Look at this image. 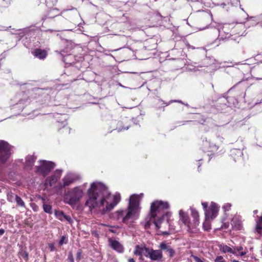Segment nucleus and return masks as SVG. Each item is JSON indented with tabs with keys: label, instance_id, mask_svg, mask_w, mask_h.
Segmentation results:
<instances>
[{
	"label": "nucleus",
	"instance_id": "25",
	"mask_svg": "<svg viewBox=\"0 0 262 262\" xmlns=\"http://www.w3.org/2000/svg\"><path fill=\"white\" fill-rule=\"evenodd\" d=\"M42 207L43 211L46 213L50 214L52 213V207L51 205L46 203H43Z\"/></svg>",
	"mask_w": 262,
	"mask_h": 262
},
{
	"label": "nucleus",
	"instance_id": "9",
	"mask_svg": "<svg viewBox=\"0 0 262 262\" xmlns=\"http://www.w3.org/2000/svg\"><path fill=\"white\" fill-rule=\"evenodd\" d=\"M110 198L111 196L108 199H106L105 202V205H106V207L105 208L103 209V212L111 211L120 201V196L119 194L114 195L113 202L111 203H109L108 201Z\"/></svg>",
	"mask_w": 262,
	"mask_h": 262
},
{
	"label": "nucleus",
	"instance_id": "39",
	"mask_svg": "<svg viewBox=\"0 0 262 262\" xmlns=\"http://www.w3.org/2000/svg\"><path fill=\"white\" fill-rule=\"evenodd\" d=\"M49 247L51 251H53L55 249V247H54V245L53 244H50L49 245Z\"/></svg>",
	"mask_w": 262,
	"mask_h": 262
},
{
	"label": "nucleus",
	"instance_id": "12",
	"mask_svg": "<svg viewBox=\"0 0 262 262\" xmlns=\"http://www.w3.org/2000/svg\"><path fill=\"white\" fill-rule=\"evenodd\" d=\"M219 211V208L214 203H212L209 209L205 212L206 217H210L213 219L216 217Z\"/></svg>",
	"mask_w": 262,
	"mask_h": 262
},
{
	"label": "nucleus",
	"instance_id": "16",
	"mask_svg": "<svg viewBox=\"0 0 262 262\" xmlns=\"http://www.w3.org/2000/svg\"><path fill=\"white\" fill-rule=\"evenodd\" d=\"M55 215L56 217L61 221L66 220L69 223L72 222L71 217L69 215H66L62 211L60 210H55Z\"/></svg>",
	"mask_w": 262,
	"mask_h": 262
},
{
	"label": "nucleus",
	"instance_id": "41",
	"mask_svg": "<svg viewBox=\"0 0 262 262\" xmlns=\"http://www.w3.org/2000/svg\"><path fill=\"white\" fill-rule=\"evenodd\" d=\"M217 149H218V147L217 146H216L215 145H214L212 146L211 151L216 150Z\"/></svg>",
	"mask_w": 262,
	"mask_h": 262
},
{
	"label": "nucleus",
	"instance_id": "14",
	"mask_svg": "<svg viewBox=\"0 0 262 262\" xmlns=\"http://www.w3.org/2000/svg\"><path fill=\"white\" fill-rule=\"evenodd\" d=\"M32 54L33 55L40 59V60H43L45 59L47 55H48V52L45 49H41L40 48H37L35 49L32 52Z\"/></svg>",
	"mask_w": 262,
	"mask_h": 262
},
{
	"label": "nucleus",
	"instance_id": "26",
	"mask_svg": "<svg viewBox=\"0 0 262 262\" xmlns=\"http://www.w3.org/2000/svg\"><path fill=\"white\" fill-rule=\"evenodd\" d=\"M18 256L20 258L22 257L25 259L26 261L28 260L29 254L26 251L21 250L18 253Z\"/></svg>",
	"mask_w": 262,
	"mask_h": 262
},
{
	"label": "nucleus",
	"instance_id": "7",
	"mask_svg": "<svg viewBox=\"0 0 262 262\" xmlns=\"http://www.w3.org/2000/svg\"><path fill=\"white\" fill-rule=\"evenodd\" d=\"M55 164L46 160L40 161V165L36 166V172L46 177L54 168Z\"/></svg>",
	"mask_w": 262,
	"mask_h": 262
},
{
	"label": "nucleus",
	"instance_id": "37",
	"mask_svg": "<svg viewBox=\"0 0 262 262\" xmlns=\"http://www.w3.org/2000/svg\"><path fill=\"white\" fill-rule=\"evenodd\" d=\"M202 205L203 206V208L204 209V210L206 211H207V208L208 207V203L207 202H203L202 203Z\"/></svg>",
	"mask_w": 262,
	"mask_h": 262
},
{
	"label": "nucleus",
	"instance_id": "8",
	"mask_svg": "<svg viewBox=\"0 0 262 262\" xmlns=\"http://www.w3.org/2000/svg\"><path fill=\"white\" fill-rule=\"evenodd\" d=\"M179 215L180 217V220L187 227V231L190 233H195V231L193 230V228L191 226V222L190 220L188 214L181 210L179 211Z\"/></svg>",
	"mask_w": 262,
	"mask_h": 262
},
{
	"label": "nucleus",
	"instance_id": "10",
	"mask_svg": "<svg viewBox=\"0 0 262 262\" xmlns=\"http://www.w3.org/2000/svg\"><path fill=\"white\" fill-rule=\"evenodd\" d=\"M150 249L147 248L144 245H138L135 247V250L134 252V254L137 256H140L142 257L144 255L146 257H148L149 254Z\"/></svg>",
	"mask_w": 262,
	"mask_h": 262
},
{
	"label": "nucleus",
	"instance_id": "40",
	"mask_svg": "<svg viewBox=\"0 0 262 262\" xmlns=\"http://www.w3.org/2000/svg\"><path fill=\"white\" fill-rule=\"evenodd\" d=\"M160 234L168 235L170 234V233L168 231H162L161 233Z\"/></svg>",
	"mask_w": 262,
	"mask_h": 262
},
{
	"label": "nucleus",
	"instance_id": "28",
	"mask_svg": "<svg viewBox=\"0 0 262 262\" xmlns=\"http://www.w3.org/2000/svg\"><path fill=\"white\" fill-rule=\"evenodd\" d=\"M159 248L160 250H166L167 251L171 247L167 243L165 242L161 243L159 245Z\"/></svg>",
	"mask_w": 262,
	"mask_h": 262
},
{
	"label": "nucleus",
	"instance_id": "34",
	"mask_svg": "<svg viewBox=\"0 0 262 262\" xmlns=\"http://www.w3.org/2000/svg\"><path fill=\"white\" fill-rule=\"evenodd\" d=\"M215 262H226L222 256H218L215 259Z\"/></svg>",
	"mask_w": 262,
	"mask_h": 262
},
{
	"label": "nucleus",
	"instance_id": "32",
	"mask_svg": "<svg viewBox=\"0 0 262 262\" xmlns=\"http://www.w3.org/2000/svg\"><path fill=\"white\" fill-rule=\"evenodd\" d=\"M64 243L67 244V240H66V237L65 236H62L59 242V245L62 246Z\"/></svg>",
	"mask_w": 262,
	"mask_h": 262
},
{
	"label": "nucleus",
	"instance_id": "4",
	"mask_svg": "<svg viewBox=\"0 0 262 262\" xmlns=\"http://www.w3.org/2000/svg\"><path fill=\"white\" fill-rule=\"evenodd\" d=\"M239 28H242V30L244 29V26L242 23L236 24L235 25L230 24H224L219 30V33L221 35L225 34L226 35H229V36L234 34H242V32L238 30Z\"/></svg>",
	"mask_w": 262,
	"mask_h": 262
},
{
	"label": "nucleus",
	"instance_id": "3",
	"mask_svg": "<svg viewBox=\"0 0 262 262\" xmlns=\"http://www.w3.org/2000/svg\"><path fill=\"white\" fill-rule=\"evenodd\" d=\"M83 194V191L80 188L76 187L66 193L65 200L69 204L75 205L80 201Z\"/></svg>",
	"mask_w": 262,
	"mask_h": 262
},
{
	"label": "nucleus",
	"instance_id": "22",
	"mask_svg": "<svg viewBox=\"0 0 262 262\" xmlns=\"http://www.w3.org/2000/svg\"><path fill=\"white\" fill-rule=\"evenodd\" d=\"M211 15L207 12H204L202 15L201 21L204 23L206 25H208L211 21Z\"/></svg>",
	"mask_w": 262,
	"mask_h": 262
},
{
	"label": "nucleus",
	"instance_id": "21",
	"mask_svg": "<svg viewBox=\"0 0 262 262\" xmlns=\"http://www.w3.org/2000/svg\"><path fill=\"white\" fill-rule=\"evenodd\" d=\"M126 212L127 211H125L123 210H120V211H116V215L117 220H119L120 219H122V223L126 224H128L129 223V220H128L126 223H125L123 222V218L125 217Z\"/></svg>",
	"mask_w": 262,
	"mask_h": 262
},
{
	"label": "nucleus",
	"instance_id": "19",
	"mask_svg": "<svg viewBox=\"0 0 262 262\" xmlns=\"http://www.w3.org/2000/svg\"><path fill=\"white\" fill-rule=\"evenodd\" d=\"M59 177L55 174L52 175L50 177H48L45 181V184L47 185H49L50 186H52L58 181Z\"/></svg>",
	"mask_w": 262,
	"mask_h": 262
},
{
	"label": "nucleus",
	"instance_id": "23",
	"mask_svg": "<svg viewBox=\"0 0 262 262\" xmlns=\"http://www.w3.org/2000/svg\"><path fill=\"white\" fill-rule=\"evenodd\" d=\"M16 196H17V194H14L11 191L8 192L7 193V201L9 202L13 203L15 201L16 199Z\"/></svg>",
	"mask_w": 262,
	"mask_h": 262
},
{
	"label": "nucleus",
	"instance_id": "11",
	"mask_svg": "<svg viewBox=\"0 0 262 262\" xmlns=\"http://www.w3.org/2000/svg\"><path fill=\"white\" fill-rule=\"evenodd\" d=\"M191 211V215L193 219L192 221L191 222V226L193 228V230L195 231V232H197V227L199 225V214L198 211L194 209L191 208L190 209Z\"/></svg>",
	"mask_w": 262,
	"mask_h": 262
},
{
	"label": "nucleus",
	"instance_id": "31",
	"mask_svg": "<svg viewBox=\"0 0 262 262\" xmlns=\"http://www.w3.org/2000/svg\"><path fill=\"white\" fill-rule=\"evenodd\" d=\"M82 251L81 249H78L77 252L76 260L79 261L82 258Z\"/></svg>",
	"mask_w": 262,
	"mask_h": 262
},
{
	"label": "nucleus",
	"instance_id": "33",
	"mask_svg": "<svg viewBox=\"0 0 262 262\" xmlns=\"http://www.w3.org/2000/svg\"><path fill=\"white\" fill-rule=\"evenodd\" d=\"M191 257L193 258L195 262H204L203 260L201 259L197 256L191 255Z\"/></svg>",
	"mask_w": 262,
	"mask_h": 262
},
{
	"label": "nucleus",
	"instance_id": "15",
	"mask_svg": "<svg viewBox=\"0 0 262 262\" xmlns=\"http://www.w3.org/2000/svg\"><path fill=\"white\" fill-rule=\"evenodd\" d=\"M36 160V157L34 155H28L25 159V168L27 169L31 170Z\"/></svg>",
	"mask_w": 262,
	"mask_h": 262
},
{
	"label": "nucleus",
	"instance_id": "36",
	"mask_svg": "<svg viewBox=\"0 0 262 262\" xmlns=\"http://www.w3.org/2000/svg\"><path fill=\"white\" fill-rule=\"evenodd\" d=\"M243 247H242V246H239L235 247L234 248V251H237V252H239V251H241L243 250Z\"/></svg>",
	"mask_w": 262,
	"mask_h": 262
},
{
	"label": "nucleus",
	"instance_id": "27",
	"mask_svg": "<svg viewBox=\"0 0 262 262\" xmlns=\"http://www.w3.org/2000/svg\"><path fill=\"white\" fill-rule=\"evenodd\" d=\"M16 197V198L14 202L16 203L17 205L22 207H26L25 203L22 199L18 195Z\"/></svg>",
	"mask_w": 262,
	"mask_h": 262
},
{
	"label": "nucleus",
	"instance_id": "18",
	"mask_svg": "<svg viewBox=\"0 0 262 262\" xmlns=\"http://www.w3.org/2000/svg\"><path fill=\"white\" fill-rule=\"evenodd\" d=\"M59 11L57 9L52 8L48 11L47 16L51 18L58 17V19L59 20H63V16L62 15H59Z\"/></svg>",
	"mask_w": 262,
	"mask_h": 262
},
{
	"label": "nucleus",
	"instance_id": "24",
	"mask_svg": "<svg viewBox=\"0 0 262 262\" xmlns=\"http://www.w3.org/2000/svg\"><path fill=\"white\" fill-rule=\"evenodd\" d=\"M74 182V180L73 178L71 177H66L63 179V186L66 187L69 186Z\"/></svg>",
	"mask_w": 262,
	"mask_h": 262
},
{
	"label": "nucleus",
	"instance_id": "44",
	"mask_svg": "<svg viewBox=\"0 0 262 262\" xmlns=\"http://www.w3.org/2000/svg\"><path fill=\"white\" fill-rule=\"evenodd\" d=\"M246 254V252H244V251H242L239 253V255L241 256H244L245 255V254Z\"/></svg>",
	"mask_w": 262,
	"mask_h": 262
},
{
	"label": "nucleus",
	"instance_id": "43",
	"mask_svg": "<svg viewBox=\"0 0 262 262\" xmlns=\"http://www.w3.org/2000/svg\"><path fill=\"white\" fill-rule=\"evenodd\" d=\"M5 233V230L3 229H0V236L2 235Z\"/></svg>",
	"mask_w": 262,
	"mask_h": 262
},
{
	"label": "nucleus",
	"instance_id": "45",
	"mask_svg": "<svg viewBox=\"0 0 262 262\" xmlns=\"http://www.w3.org/2000/svg\"><path fill=\"white\" fill-rule=\"evenodd\" d=\"M257 212H258L257 210H255L253 211L254 214H256L257 213Z\"/></svg>",
	"mask_w": 262,
	"mask_h": 262
},
{
	"label": "nucleus",
	"instance_id": "38",
	"mask_svg": "<svg viewBox=\"0 0 262 262\" xmlns=\"http://www.w3.org/2000/svg\"><path fill=\"white\" fill-rule=\"evenodd\" d=\"M150 221H147L145 223V225H144V227H145V229H148L150 227Z\"/></svg>",
	"mask_w": 262,
	"mask_h": 262
},
{
	"label": "nucleus",
	"instance_id": "35",
	"mask_svg": "<svg viewBox=\"0 0 262 262\" xmlns=\"http://www.w3.org/2000/svg\"><path fill=\"white\" fill-rule=\"evenodd\" d=\"M68 258L71 262H74V257L72 252H69Z\"/></svg>",
	"mask_w": 262,
	"mask_h": 262
},
{
	"label": "nucleus",
	"instance_id": "48",
	"mask_svg": "<svg viewBox=\"0 0 262 262\" xmlns=\"http://www.w3.org/2000/svg\"><path fill=\"white\" fill-rule=\"evenodd\" d=\"M173 101H171V102H172ZM174 102H179L178 101L174 100Z\"/></svg>",
	"mask_w": 262,
	"mask_h": 262
},
{
	"label": "nucleus",
	"instance_id": "20",
	"mask_svg": "<svg viewBox=\"0 0 262 262\" xmlns=\"http://www.w3.org/2000/svg\"><path fill=\"white\" fill-rule=\"evenodd\" d=\"M231 223L232 226L236 229H240L242 227V221L237 217H234Z\"/></svg>",
	"mask_w": 262,
	"mask_h": 262
},
{
	"label": "nucleus",
	"instance_id": "47",
	"mask_svg": "<svg viewBox=\"0 0 262 262\" xmlns=\"http://www.w3.org/2000/svg\"><path fill=\"white\" fill-rule=\"evenodd\" d=\"M226 206H229V207H230L231 206L229 204H227ZM224 207H225V206H224Z\"/></svg>",
	"mask_w": 262,
	"mask_h": 262
},
{
	"label": "nucleus",
	"instance_id": "30",
	"mask_svg": "<svg viewBox=\"0 0 262 262\" xmlns=\"http://www.w3.org/2000/svg\"><path fill=\"white\" fill-rule=\"evenodd\" d=\"M168 253L169 256L170 257H172L175 255V251L171 247L167 251Z\"/></svg>",
	"mask_w": 262,
	"mask_h": 262
},
{
	"label": "nucleus",
	"instance_id": "46",
	"mask_svg": "<svg viewBox=\"0 0 262 262\" xmlns=\"http://www.w3.org/2000/svg\"><path fill=\"white\" fill-rule=\"evenodd\" d=\"M232 262H239V261L236 259H233V260H232Z\"/></svg>",
	"mask_w": 262,
	"mask_h": 262
},
{
	"label": "nucleus",
	"instance_id": "17",
	"mask_svg": "<svg viewBox=\"0 0 262 262\" xmlns=\"http://www.w3.org/2000/svg\"><path fill=\"white\" fill-rule=\"evenodd\" d=\"M111 248L119 253H122L124 251V248L122 245L116 240H110Z\"/></svg>",
	"mask_w": 262,
	"mask_h": 262
},
{
	"label": "nucleus",
	"instance_id": "6",
	"mask_svg": "<svg viewBox=\"0 0 262 262\" xmlns=\"http://www.w3.org/2000/svg\"><path fill=\"white\" fill-rule=\"evenodd\" d=\"M138 207L139 202L138 198L136 196L132 195L130 198L129 205L125 217L123 218L124 222L126 223L128 220H129L136 214Z\"/></svg>",
	"mask_w": 262,
	"mask_h": 262
},
{
	"label": "nucleus",
	"instance_id": "29",
	"mask_svg": "<svg viewBox=\"0 0 262 262\" xmlns=\"http://www.w3.org/2000/svg\"><path fill=\"white\" fill-rule=\"evenodd\" d=\"M224 252H229L230 253H232L233 254H235V252L230 247L226 246L224 247Z\"/></svg>",
	"mask_w": 262,
	"mask_h": 262
},
{
	"label": "nucleus",
	"instance_id": "2",
	"mask_svg": "<svg viewBox=\"0 0 262 262\" xmlns=\"http://www.w3.org/2000/svg\"><path fill=\"white\" fill-rule=\"evenodd\" d=\"M169 207V204L167 202L162 201H155L151 204L150 213L151 219H154L153 222L157 229L162 227L161 225L169 224L168 220L164 221V218L167 215L166 211Z\"/></svg>",
	"mask_w": 262,
	"mask_h": 262
},
{
	"label": "nucleus",
	"instance_id": "1",
	"mask_svg": "<svg viewBox=\"0 0 262 262\" xmlns=\"http://www.w3.org/2000/svg\"><path fill=\"white\" fill-rule=\"evenodd\" d=\"M88 199L85 205L91 211L96 207H100L105 205V202L110 196V192L104 185L93 183L88 191Z\"/></svg>",
	"mask_w": 262,
	"mask_h": 262
},
{
	"label": "nucleus",
	"instance_id": "13",
	"mask_svg": "<svg viewBox=\"0 0 262 262\" xmlns=\"http://www.w3.org/2000/svg\"><path fill=\"white\" fill-rule=\"evenodd\" d=\"M152 260L161 261L163 258L162 251L161 250L150 249L148 256Z\"/></svg>",
	"mask_w": 262,
	"mask_h": 262
},
{
	"label": "nucleus",
	"instance_id": "42",
	"mask_svg": "<svg viewBox=\"0 0 262 262\" xmlns=\"http://www.w3.org/2000/svg\"><path fill=\"white\" fill-rule=\"evenodd\" d=\"M128 262H136V261H135V260L133 258L129 257L128 259Z\"/></svg>",
	"mask_w": 262,
	"mask_h": 262
},
{
	"label": "nucleus",
	"instance_id": "5",
	"mask_svg": "<svg viewBox=\"0 0 262 262\" xmlns=\"http://www.w3.org/2000/svg\"><path fill=\"white\" fill-rule=\"evenodd\" d=\"M13 146L7 141L0 140V163H5L12 154Z\"/></svg>",
	"mask_w": 262,
	"mask_h": 262
}]
</instances>
